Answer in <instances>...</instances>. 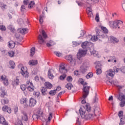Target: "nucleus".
Instances as JSON below:
<instances>
[{
    "instance_id": "nucleus-19",
    "label": "nucleus",
    "mask_w": 125,
    "mask_h": 125,
    "mask_svg": "<svg viewBox=\"0 0 125 125\" xmlns=\"http://www.w3.org/2000/svg\"><path fill=\"white\" fill-rule=\"evenodd\" d=\"M100 27L102 31H103L104 34H105L104 37H103V35H101V36L102 37V38H105V37H106V34H108V29H107L106 27L103 26H101Z\"/></svg>"
},
{
    "instance_id": "nucleus-11",
    "label": "nucleus",
    "mask_w": 125,
    "mask_h": 125,
    "mask_svg": "<svg viewBox=\"0 0 125 125\" xmlns=\"http://www.w3.org/2000/svg\"><path fill=\"white\" fill-rule=\"evenodd\" d=\"M1 79L4 83V85H8V79H7V78L5 75H2Z\"/></svg>"
},
{
    "instance_id": "nucleus-51",
    "label": "nucleus",
    "mask_w": 125,
    "mask_h": 125,
    "mask_svg": "<svg viewBox=\"0 0 125 125\" xmlns=\"http://www.w3.org/2000/svg\"><path fill=\"white\" fill-rule=\"evenodd\" d=\"M0 30L2 32H4V31H6V27L4 25H0Z\"/></svg>"
},
{
    "instance_id": "nucleus-14",
    "label": "nucleus",
    "mask_w": 125,
    "mask_h": 125,
    "mask_svg": "<svg viewBox=\"0 0 125 125\" xmlns=\"http://www.w3.org/2000/svg\"><path fill=\"white\" fill-rule=\"evenodd\" d=\"M44 86H45V88L47 89H51V88H52L53 86V85H52V84H51V83H50V82H45V83H44Z\"/></svg>"
},
{
    "instance_id": "nucleus-39",
    "label": "nucleus",
    "mask_w": 125,
    "mask_h": 125,
    "mask_svg": "<svg viewBox=\"0 0 125 125\" xmlns=\"http://www.w3.org/2000/svg\"><path fill=\"white\" fill-rule=\"evenodd\" d=\"M14 54H15V53L13 51H10L8 52V55L10 57H14Z\"/></svg>"
},
{
    "instance_id": "nucleus-35",
    "label": "nucleus",
    "mask_w": 125,
    "mask_h": 125,
    "mask_svg": "<svg viewBox=\"0 0 125 125\" xmlns=\"http://www.w3.org/2000/svg\"><path fill=\"white\" fill-rule=\"evenodd\" d=\"M9 63H10V67H11L12 69H14V68H15V63L14 62L12 61H10L9 62Z\"/></svg>"
},
{
    "instance_id": "nucleus-59",
    "label": "nucleus",
    "mask_w": 125,
    "mask_h": 125,
    "mask_svg": "<svg viewBox=\"0 0 125 125\" xmlns=\"http://www.w3.org/2000/svg\"><path fill=\"white\" fill-rule=\"evenodd\" d=\"M125 101H121V102L120 103V107H125Z\"/></svg>"
},
{
    "instance_id": "nucleus-37",
    "label": "nucleus",
    "mask_w": 125,
    "mask_h": 125,
    "mask_svg": "<svg viewBox=\"0 0 125 125\" xmlns=\"http://www.w3.org/2000/svg\"><path fill=\"white\" fill-rule=\"evenodd\" d=\"M36 51V49L35 48V47H32L31 49V51H30V56H34V54H35V52Z\"/></svg>"
},
{
    "instance_id": "nucleus-27",
    "label": "nucleus",
    "mask_w": 125,
    "mask_h": 125,
    "mask_svg": "<svg viewBox=\"0 0 125 125\" xmlns=\"http://www.w3.org/2000/svg\"><path fill=\"white\" fill-rule=\"evenodd\" d=\"M108 62H114L116 63L117 62V60L115 56H110L109 59L108 60Z\"/></svg>"
},
{
    "instance_id": "nucleus-30",
    "label": "nucleus",
    "mask_w": 125,
    "mask_h": 125,
    "mask_svg": "<svg viewBox=\"0 0 125 125\" xmlns=\"http://www.w3.org/2000/svg\"><path fill=\"white\" fill-rule=\"evenodd\" d=\"M38 39L40 43H41V44H42V43H44V40L42 38V35H39Z\"/></svg>"
},
{
    "instance_id": "nucleus-41",
    "label": "nucleus",
    "mask_w": 125,
    "mask_h": 125,
    "mask_svg": "<svg viewBox=\"0 0 125 125\" xmlns=\"http://www.w3.org/2000/svg\"><path fill=\"white\" fill-rule=\"evenodd\" d=\"M8 29L12 32H15V28H14V27L12 25H9L8 26Z\"/></svg>"
},
{
    "instance_id": "nucleus-9",
    "label": "nucleus",
    "mask_w": 125,
    "mask_h": 125,
    "mask_svg": "<svg viewBox=\"0 0 125 125\" xmlns=\"http://www.w3.org/2000/svg\"><path fill=\"white\" fill-rule=\"evenodd\" d=\"M0 124L3 125H8V122H6L4 117L0 114Z\"/></svg>"
},
{
    "instance_id": "nucleus-18",
    "label": "nucleus",
    "mask_w": 125,
    "mask_h": 125,
    "mask_svg": "<svg viewBox=\"0 0 125 125\" xmlns=\"http://www.w3.org/2000/svg\"><path fill=\"white\" fill-rule=\"evenodd\" d=\"M47 75L49 79H50V80H53L54 76L53 75V74H52V69H49L48 70Z\"/></svg>"
},
{
    "instance_id": "nucleus-47",
    "label": "nucleus",
    "mask_w": 125,
    "mask_h": 125,
    "mask_svg": "<svg viewBox=\"0 0 125 125\" xmlns=\"http://www.w3.org/2000/svg\"><path fill=\"white\" fill-rule=\"evenodd\" d=\"M54 54L56 55V56H58V57H61L62 56V53L58 52V51H55L54 52Z\"/></svg>"
},
{
    "instance_id": "nucleus-57",
    "label": "nucleus",
    "mask_w": 125,
    "mask_h": 125,
    "mask_svg": "<svg viewBox=\"0 0 125 125\" xmlns=\"http://www.w3.org/2000/svg\"><path fill=\"white\" fill-rule=\"evenodd\" d=\"M124 115V112H123V111H120L118 113V116L119 117V118H122Z\"/></svg>"
},
{
    "instance_id": "nucleus-5",
    "label": "nucleus",
    "mask_w": 125,
    "mask_h": 125,
    "mask_svg": "<svg viewBox=\"0 0 125 125\" xmlns=\"http://www.w3.org/2000/svg\"><path fill=\"white\" fill-rule=\"evenodd\" d=\"M65 59L68 60L72 66L76 65V60L72 58V55H68L65 57Z\"/></svg>"
},
{
    "instance_id": "nucleus-3",
    "label": "nucleus",
    "mask_w": 125,
    "mask_h": 125,
    "mask_svg": "<svg viewBox=\"0 0 125 125\" xmlns=\"http://www.w3.org/2000/svg\"><path fill=\"white\" fill-rule=\"evenodd\" d=\"M32 117L34 118V119H37V120L38 119H40L43 123H45V125L47 124L46 119H45L44 116H43V112H42V111H38L36 114H35L32 116Z\"/></svg>"
},
{
    "instance_id": "nucleus-13",
    "label": "nucleus",
    "mask_w": 125,
    "mask_h": 125,
    "mask_svg": "<svg viewBox=\"0 0 125 125\" xmlns=\"http://www.w3.org/2000/svg\"><path fill=\"white\" fill-rule=\"evenodd\" d=\"M59 71L61 74H66L67 73V69L63 64L60 66Z\"/></svg>"
},
{
    "instance_id": "nucleus-7",
    "label": "nucleus",
    "mask_w": 125,
    "mask_h": 125,
    "mask_svg": "<svg viewBox=\"0 0 125 125\" xmlns=\"http://www.w3.org/2000/svg\"><path fill=\"white\" fill-rule=\"evenodd\" d=\"M115 75V72L113 70L110 69L106 72V78L108 79V77H114Z\"/></svg>"
},
{
    "instance_id": "nucleus-62",
    "label": "nucleus",
    "mask_w": 125,
    "mask_h": 125,
    "mask_svg": "<svg viewBox=\"0 0 125 125\" xmlns=\"http://www.w3.org/2000/svg\"><path fill=\"white\" fill-rule=\"evenodd\" d=\"M77 3L79 5V6H83L84 4V3L83 2H80L79 1H76Z\"/></svg>"
},
{
    "instance_id": "nucleus-58",
    "label": "nucleus",
    "mask_w": 125,
    "mask_h": 125,
    "mask_svg": "<svg viewBox=\"0 0 125 125\" xmlns=\"http://www.w3.org/2000/svg\"><path fill=\"white\" fill-rule=\"evenodd\" d=\"M21 88L22 91H24V90H26V85L25 84H21Z\"/></svg>"
},
{
    "instance_id": "nucleus-34",
    "label": "nucleus",
    "mask_w": 125,
    "mask_h": 125,
    "mask_svg": "<svg viewBox=\"0 0 125 125\" xmlns=\"http://www.w3.org/2000/svg\"><path fill=\"white\" fill-rule=\"evenodd\" d=\"M28 69L26 67H22L21 68V74L22 73H27L28 72Z\"/></svg>"
},
{
    "instance_id": "nucleus-46",
    "label": "nucleus",
    "mask_w": 125,
    "mask_h": 125,
    "mask_svg": "<svg viewBox=\"0 0 125 125\" xmlns=\"http://www.w3.org/2000/svg\"><path fill=\"white\" fill-rule=\"evenodd\" d=\"M73 47H75V46H78V45H80L81 44V42H73Z\"/></svg>"
},
{
    "instance_id": "nucleus-60",
    "label": "nucleus",
    "mask_w": 125,
    "mask_h": 125,
    "mask_svg": "<svg viewBox=\"0 0 125 125\" xmlns=\"http://www.w3.org/2000/svg\"><path fill=\"white\" fill-rule=\"evenodd\" d=\"M113 71L114 72V73H119V71H120V69L119 68H117V67L114 66L113 67Z\"/></svg>"
},
{
    "instance_id": "nucleus-40",
    "label": "nucleus",
    "mask_w": 125,
    "mask_h": 125,
    "mask_svg": "<svg viewBox=\"0 0 125 125\" xmlns=\"http://www.w3.org/2000/svg\"><path fill=\"white\" fill-rule=\"evenodd\" d=\"M94 64L96 66V69H97L98 67H101V62H100L97 61L95 62H94Z\"/></svg>"
},
{
    "instance_id": "nucleus-32",
    "label": "nucleus",
    "mask_w": 125,
    "mask_h": 125,
    "mask_svg": "<svg viewBox=\"0 0 125 125\" xmlns=\"http://www.w3.org/2000/svg\"><path fill=\"white\" fill-rule=\"evenodd\" d=\"M46 91H47V89L45 87H42L41 88V92L42 94V95H45L46 94Z\"/></svg>"
},
{
    "instance_id": "nucleus-17",
    "label": "nucleus",
    "mask_w": 125,
    "mask_h": 125,
    "mask_svg": "<svg viewBox=\"0 0 125 125\" xmlns=\"http://www.w3.org/2000/svg\"><path fill=\"white\" fill-rule=\"evenodd\" d=\"M109 39L110 41V42H113V43H117V42H119V39L114 36H110Z\"/></svg>"
},
{
    "instance_id": "nucleus-23",
    "label": "nucleus",
    "mask_w": 125,
    "mask_h": 125,
    "mask_svg": "<svg viewBox=\"0 0 125 125\" xmlns=\"http://www.w3.org/2000/svg\"><path fill=\"white\" fill-rule=\"evenodd\" d=\"M29 65L30 66H35V65H37L38 64V61L34 60H30L28 62Z\"/></svg>"
},
{
    "instance_id": "nucleus-36",
    "label": "nucleus",
    "mask_w": 125,
    "mask_h": 125,
    "mask_svg": "<svg viewBox=\"0 0 125 125\" xmlns=\"http://www.w3.org/2000/svg\"><path fill=\"white\" fill-rule=\"evenodd\" d=\"M20 103L21 104H25L27 103V99L25 98H22L21 99Z\"/></svg>"
},
{
    "instance_id": "nucleus-53",
    "label": "nucleus",
    "mask_w": 125,
    "mask_h": 125,
    "mask_svg": "<svg viewBox=\"0 0 125 125\" xmlns=\"http://www.w3.org/2000/svg\"><path fill=\"white\" fill-rule=\"evenodd\" d=\"M34 5H35V2L31 1L28 5V7L29 8H32Z\"/></svg>"
},
{
    "instance_id": "nucleus-10",
    "label": "nucleus",
    "mask_w": 125,
    "mask_h": 125,
    "mask_svg": "<svg viewBox=\"0 0 125 125\" xmlns=\"http://www.w3.org/2000/svg\"><path fill=\"white\" fill-rule=\"evenodd\" d=\"M37 104V101L35 99L31 98L29 100V106L30 107H34Z\"/></svg>"
},
{
    "instance_id": "nucleus-25",
    "label": "nucleus",
    "mask_w": 125,
    "mask_h": 125,
    "mask_svg": "<svg viewBox=\"0 0 125 125\" xmlns=\"http://www.w3.org/2000/svg\"><path fill=\"white\" fill-rule=\"evenodd\" d=\"M21 121L23 122L28 121V116H27V114L23 113V115L21 117Z\"/></svg>"
},
{
    "instance_id": "nucleus-28",
    "label": "nucleus",
    "mask_w": 125,
    "mask_h": 125,
    "mask_svg": "<svg viewBox=\"0 0 125 125\" xmlns=\"http://www.w3.org/2000/svg\"><path fill=\"white\" fill-rule=\"evenodd\" d=\"M65 87H66V88H67L69 90H71V89H72V88L73 87V84H72V83H68L65 85Z\"/></svg>"
},
{
    "instance_id": "nucleus-48",
    "label": "nucleus",
    "mask_w": 125,
    "mask_h": 125,
    "mask_svg": "<svg viewBox=\"0 0 125 125\" xmlns=\"http://www.w3.org/2000/svg\"><path fill=\"white\" fill-rule=\"evenodd\" d=\"M80 83H81V84H83V88L84 87H90V86H85V85H86V84H87V83L84 82V81H81Z\"/></svg>"
},
{
    "instance_id": "nucleus-38",
    "label": "nucleus",
    "mask_w": 125,
    "mask_h": 125,
    "mask_svg": "<svg viewBox=\"0 0 125 125\" xmlns=\"http://www.w3.org/2000/svg\"><path fill=\"white\" fill-rule=\"evenodd\" d=\"M21 74L24 78H25V79H28V78H29V72H22V73Z\"/></svg>"
},
{
    "instance_id": "nucleus-55",
    "label": "nucleus",
    "mask_w": 125,
    "mask_h": 125,
    "mask_svg": "<svg viewBox=\"0 0 125 125\" xmlns=\"http://www.w3.org/2000/svg\"><path fill=\"white\" fill-rule=\"evenodd\" d=\"M52 119V113L50 112L49 113V116L48 117V122H50Z\"/></svg>"
},
{
    "instance_id": "nucleus-24",
    "label": "nucleus",
    "mask_w": 125,
    "mask_h": 125,
    "mask_svg": "<svg viewBox=\"0 0 125 125\" xmlns=\"http://www.w3.org/2000/svg\"><path fill=\"white\" fill-rule=\"evenodd\" d=\"M118 99L121 101H125V95L122 93H120L119 94Z\"/></svg>"
},
{
    "instance_id": "nucleus-16",
    "label": "nucleus",
    "mask_w": 125,
    "mask_h": 125,
    "mask_svg": "<svg viewBox=\"0 0 125 125\" xmlns=\"http://www.w3.org/2000/svg\"><path fill=\"white\" fill-rule=\"evenodd\" d=\"M90 44H91L90 42H85L82 43V46L83 48H88Z\"/></svg>"
},
{
    "instance_id": "nucleus-1",
    "label": "nucleus",
    "mask_w": 125,
    "mask_h": 125,
    "mask_svg": "<svg viewBox=\"0 0 125 125\" xmlns=\"http://www.w3.org/2000/svg\"><path fill=\"white\" fill-rule=\"evenodd\" d=\"M85 108L86 110L85 112L82 108L79 109V112L82 119L90 120V119H93L95 116H100V109L99 108H96L94 111L91 110V107H90V104H89L85 105Z\"/></svg>"
},
{
    "instance_id": "nucleus-42",
    "label": "nucleus",
    "mask_w": 125,
    "mask_h": 125,
    "mask_svg": "<svg viewBox=\"0 0 125 125\" xmlns=\"http://www.w3.org/2000/svg\"><path fill=\"white\" fill-rule=\"evenodd\" d=\"M44 18V16H43V15H41L40 16L39 22H40V24H42V23H43V18Z\"/></svg>"
},
{
    "instance_id": "nucleus-26",
    "label": "nucleus",
    "mask_w": 125,
    "mask_h": 125,
    "mask_svg": "<svg viewBox=\"0 0 125 125\" xmlns=\"http://www.w3.org/2000/svg\"><path fill=\"white\" fill-rule=\"evenodd\" d=\"M8 46L9 48H14V47H15V42L12 41H10L9 42Z\"/></svg>"
},
{
    "instance_id": "nucleus-52",
    "label": "nucleus",
    "mask_w": 125,
    "mask_h": 125,
    "mask_svg": "<svg viewBox=\"0 0 125 125\" xmlns=\"http://www.w3.org/2000/svg\"><path fill=\"white\" fill-rule=\"evenodd\" d=\"M67 77V75L63 74L62 76H60V79L61 81H63V80L65 79V78Z\"/></svg>"
},
{
    "instance_id": "nucleus-12",
    "label": "nucleus",
    "mask_w": 125,
    "mask_h": 125,
    "mask_svg": "<svg viewBox=\"0 0 125 125\" xmlns=\"http://www.w3.org/2000/svg\"><path fill=\"white\" fill-rule=\"evenodd\" d=\"M87 14L88 15V17L89 18H91V17H93V14H92V10L91 8L89 7H87Z\"/></svg>"
},
{
    "instance_id": "nucleus-20",
    "label": "nucleus",
    "mask_w": 125,
    "mask_h": 125,
    "mask_svg": "<svg viewBox=\"0 0 125 125\" xmlns=\"http://www.w3.org/2000/svg\"><path fill=\"white\" fill-rule=\"evenodd\" d=\"M81 72L83 73L84 74L87 70H88V65L85 66V64H83V66L81 67Z\"/></svg>"
},
{
    "instance_id": "nucleus-63",
    "label": "nucleus",
    "mask_w": 125,
    "mask_h": 125,
    "mask_svg": "<svg viewBox=\"0 0 125 125\" xmlns=\"http://www.w3.org/2000/svg\"><path fill=\"white\" fill-rule=\"evenodd\" d=\"M33 94L35 95V96H36V97H39V96H40V92L35 91L34 92Z\"/></svg>"
},
{
    "instance_id": "nucleus-6",
    "label": "nucleus",
    "mask_w": 125,
    "mask_h": 125,
    "mask_svg": "<svg viewBox=\"0 0 125 125\" xmlns=\"http://www.w3.org/2000/svg\"><path fill=\"white\" fill-rule=\"evenodd\" d=\"M86 54V51L82 50V49H79L78 53H77V58L78 59H81L82 57L84 56Z\"/></svg>"
},
{
    "instance_id": "nucleus-29",
    "label": "nucleus",
    "mask_w": 125,
    "mask_h": 125,
    "mask_svg": "<svg viewBox=\"0 0 125 125\" xmlns=\"http://www.w3.org/2000/svg\"><path fill=\"white\" fill-rule=\"evenodd\" d=\"M125 124V115H123L120 119V122L119 125H124Z\"/></svg>"
},
{
    "instance_id": "nucleus-50",
    "label": "nucleus",
    "mask_w": 125,
    "mask_h": 125,
    "mask_svg": "<svg viewBox=\"0 0 125 125\" xmlns=\"http://www.w3.org/2000/svg\"><path fill=\"white\" fill-rule=\"evenodd\" d=\"M26 85L27 86V87L33 85V83H32V81L30 80H27L26 81Z\"/></svg>"
},
{
    "instance_id": "nucleus-33",
    "label": "nucleus",
    "mask_w": 125,
    "mask_h": 125,
    "mask_svg": "<svg viewBox=\"0 0 125 125\" xmlns=\"http://www.w3.org/2000/svg\"><path fill=\"white\" fill-rule=\"evenodd\" d=\"M89 37L90 38V40L92 41V42H95V41H97V36L94 35L92 36L91 35H89Z\"/></svg>"
},
{
    "instance_id": "nucleus-2",
    "label": "nucleus",
    "mask_w": 125,
    "mask_h": 125,
    "mask_svg": "<svg viewBox=\"0 0 125 125\" xmlns=\"http://www.w3.org/2000/svg\"><path fill=\"white\" fill-rule=\"evenodd\" d=\"M123 24L124 23L123 22V21L121 20H117L114 21H110L109 22V26L113 28V29H117V28L121 29V28L123 27Z\"/></svg>"
},
{
    "instance_id": "nucleus-43",
    "label": "nucleus",
    "mask_w": 125,
    "mask_h": 125,
    "mask_svg": "<svg viewBox=\"0 0 125 125\" xmlns=\"http://www.w3.org/2000/svg\"><path fill=\"white\" fill-rule=\"evenodd\" d=\"M27 89L28 90H29V91H33V90H34L35 89V87L33 85H31V86H29L27 87Z\"/></svg>"
},
{
    "instance_id": "nucleus-8",
    "label": "nucleus",
    "mask_w": 125,
    "mask_h": 125,
    "mask_svg": "<svg viewBox=\"0 0 125 125\" xmlns=\"http://www.w3.org/2000/svg\"><path fill=\"white\" fill-rule=\"evenodd\" d=\"M98 2V0H87L86 5L87 6H91L92 4H95Z\"/></svg>"
},
{
    "instance_id": "nucleus-22",
    "label": "nucleus",
    "mask_w": 125,
    "mask_h": 125,
    "mask_svg": "<svg viewBox=\"0 0 125 125\" xmlns=\"http://www.w3.org/2000/svg\"><path fill=\"white\" fill-rule=\"evenodd\" d=\"M19 32L21 33V35H25V34H27V31H28V29L26 28H20L18 29Z\"/></svg>"
},
{
    "instance_id": "nucleus-4",
    "label": "nucleus",
    "mask_w": 125,
    "mask_h": 125,
    "mask_svg": "<svg viewBox=\"0 0 125 125\" xmlns=\"http://www.w3.org/2000/svg\"><path fill=\"white\" fill-rule=\"evenodd\" d=\"M89 89H90V87H84L83 88V99L82 101V104H85V103H86V102L85 101V98L86 97H87V95H88L89 93Z\"/></svg>"
},
{
    "instance_id": "nucleus-61",
    "label": "nucleus",
    "mask_w": 125,
    "mask_h": 125,
    "mask_svg": "<svg viewBox=\"0 0 125 125\" xmlns=\"http://www.w3.org/2000/svg\"><path fill=\"white\" fill-rule=\"evenodd\" d=\"M99 14L97 13L96 14V17H95V20L97 22H99Z\"/></svg>"
},
{
    "instance_id": "nucleus-45",
    "label": "nucleus",
    "mask_w": 125,
    "mask_h": 125,
    "mask_svg": "<svg viewBox=\"0 0 125 125\" xmlns=\"http://www.w3.org/2000/svg\"><path fill=\"white\" fill-rule=\"evenodd\" d=\"M85 77L87 79H90V78H92V77H93V74L92 72H89Z\"/></svg>"
},
{
    "instance_id": "nucleus-44",
    "label": "nucleus",
    "mask_w": 125,
    "mask_h": 125,
    "mask_svg": "<svg viewBox=\"0 0 125 125\" xmlns=\"http://www.w3.org/2000/svg\"><path fill=\"white\" fill-rule=\"evenodd\" d=\"M49 94L53 96L56 94V90H52L49 91Z\"/></svg>"
},
{
    "instance_id": "nucleus-54",
    "label": "nucleus",
    "mask_w": 125,
    "mask_h": 125,
    "mask_svg": "<svg viewBox=\"0 0 125 125\" xmlns=\"http://www.w3.org/2000/svg\"><path fill=\"white\" fill-rule=\"evenodd\" d=\"M0 7H1V8L2 9H3V10H4V9H5L6 8V5H5L3 3H0Z\"/></svg>"
},
{
    "instance_id": "nucleus-21",
    "label": "nucleus",
    "mask_w": 125,
    "mask_h": 125,
    "mask_svg": "<svg viewBox=\"0 0 125 125\" xmlns=\"http://www.w3.org/2000/svg\"><path fill=\"white\" fill-rule=\"evenodd\" d=\"M1 103L2 105L8 104V103H9V100H8L7 98L5 97V98L1 100Z\"/></svg>"
},
{
    "instance_id": "nucleus-15",
    "label": "nucleus",
    "mask_w": 125,
    "mask_h": 125,
    "mask_svg": "<svg viewBox=\"0 0 125 125\" xmlns=\"http://www.w3.org/2000/svg\"><path fill=\"white\" fill-rule=\"evenodd\" d=\"M0 96L1 98H3V97H5V96H7V93L5 92L4 88L0 89Z\"/></svg>"
},
{
    "instance_id": "nucleus-64",
    "label": "nucleus",
    "mask_w": 125,
    "mask_h": 125,
    "mask_svg": "<svg viewBox=\"0 0 125 125\" xmlns=\"http://www.w3.org/2000/svg\"><path fill=\"white\" fill-rule=\"evenodd\" d=\"M66 81L67 82H72L73 81V78H72V76H68L66 79Z\"/></svg>"
},
{
    "instance_id": "nucleus-31",
    "label": "nucleus",
    "mask_w": 125,
    "mask_h": 125,
    "mask_svg": "<svg viewBox=\"0 0 125 125\" xmlns=\"http://www.w3.org/2000/svg\"><path fill=\"white\" fill-rule=\"evenodd\" d=\"M13 84L14 85H18L19 84V77H17L16 79L13 82Z\"/></svg>"
},
{
    "instance_id": "nucleus-49",
    "label": "nucleus",
    "mask_w": 125,
    "mask_h": 125,
    "mask_svg": "<svg viewBox=\"0 0 125 125\" xmlns=\"http://www.w3.org/2000/svg\"><path fill=\"white\" fill-rule=\"evenodd\" d=\"M97 75H100L102 73V70H101V67L97 68L96 71Z\"/></svg>"
},
{
    "instance_id": "nucleus-56",
    "label": "nucleus",
    "mask_w": 125,
    "mask_h": 125,
    "mask_svg": "<svg viewBox=\"0 0 125 125\" xmlns=\"http://www.w3.org/2000/svg\"><path fill=\"white\" fill-rule=\"evenodd\" d=\"M91 55H93V56L96 57L97 55H98V52L96 51H93L91 52Z\"/></svg>"
}]
</instances>
